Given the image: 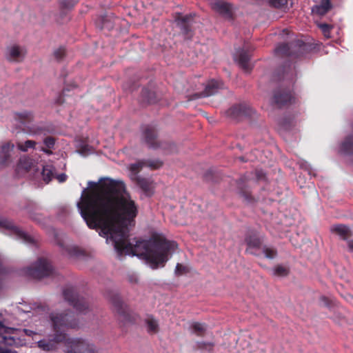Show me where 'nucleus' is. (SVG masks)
Returning a JSON list of instances; mask_svg holds the SVG:
<instances>
[{
  "label": "nucleus",
  "instance_id": "nucleus-30",
  "mask_svg": "<svg viewBox=\"0 0 353 353\" xmlns=\"http://www.w3.org/2000/svg\"><path fill=\"white\" fill-rule=\"evenodd\" d=\"M247 180L248 179L246 177H242L239 179V180L237 182V185L240 190L241 194H242V195L245 198V199H249V194L245 191V190H244L245 188V184Z\"/></svg>",
  "mask_w": 353,
  "mask_h": 353
},
{
  "label": "nucleus",
  "instance_id": "nucleus-44",
  "mask_svg": "<svg viewBox=\"0 0 353 353\" xmlns=\"http://www.w3.org/2000/svg\"><path fill=\"white\" fill-rule=\"evenodd\" d=\"M33 205V208L34 209H37V207L34 205V204H32V203H30L29 205L26 208V210H27V212L30 214V217L34 219V220H36V217L32 214V212H31V210L30 209V205Z\"/></svg>",
  "mask_w": 353,
  "mask_h": 353
},
{
  "label": "nucleus",
  "instance_id": "nucleus-9",
  "mask_svg": "<svg viewBox=\"0 0 353 353\" xmlns=\"http://www.w3.org/2000/svg\"><path fill=\"white\" fill-rule=\"evenodd\" d=\"M15 332V329L6 327L0 321V353H17L11 348L1 347L2 345L10 347L19 345L20 340L14 335Z\"/></svg>",
  "mask_w": 353,
  "mask_h": 353
},
{
  "label": "nucleus",
  "instance_id": "nucleus-11",
  "mask_svg": "<svg viewBox=\"0 0 353 353\" xmlns=\"http://www.w3.org/2000/svg\"><path fill=\"white\" fill-rule=\"evenodd\" d=\"M254 113L252 108L246 103H240L230 108L226 112L227 115L234 119L250 117Z\"/></svg>",
  "mask_w": 353,
  "mask_h": 353
},
{
  "label": "nucleus",
  "instance_id": "nucleus-39",
  "mask_svg": "<svg viewBox=\"0 0 353 353\" xmlns=\"http://www.w3.org/2000/svg\"><path fill=\"white\" fill-rule=\"evenodd\" d=\"M32 309V306L30 305H24L23 307H18L17 310L19 313H28L30 312Z\"/></svg>",
  "mask_w": 353,
  "mask_h": 353
},
{
  "label": "nucleus",
  "instance_id": "nucleus-12",
  "mask_svg": "<svg viewBox=\"0 0 353 353\" xmlns=\"http://www.w3.org/2000/svg\"><path fill=\"white\" fill-rule=\"evenodd\" d=\"M253 50V48L250 47L247 49H239L234 55L235 61L237 62L239 67L246 72H249L252 70V65L250 63V55L249 52Z\"/></svg>",
  "mask_w": 353,
  "mask_h": 353
},
{
  "label": "nucleus",
  "instance_id": "nucleus-2",
  "mask_svg": "<svg viewBox=\"0 0 353 353\" xmlns=\"http://www.w3.org/2000/svg\"><path fill=\"white\" fill-rule=\"evenodd\" d=\"M50 324L54 332L52 336L37 341V346L43 351L57 349L61 342H64L65 353H97L96 347L89 340L81 337H67L68 328L78 327V321L71 314L52 312Z\"/></svg>",
  "mask_w": 353,
  "mask_h": 353
},
{
  "label": "nucleus",
  "instance_id": "nucleus-37",
  "mask_svg": "<svg viewBox=\"0 0 353 353\" xmlns=\"http://www.w3.org/2000/svg\"><path fill=\"white\" fill-rule=\"evenodd\" d=\"M65 54V50L63 48H59L54 52L55 58L58 60L61 59Z\"/></svg>",
  "mask_w": 353,
  "mask_h": 353
},
{
  "label": "nucleus",
  "instance_id": "nucleus-3",
  "mask_svg": "<svg viewBox=\"0 0 353 353\" xmlns=\"http://www.w3.org/2000/svg\"><path fill=\"white\" fill-rule=\"evenodd\" d=\"M296 75L294 67L292 64L284 66L282 77H280V79L283 81H287L289 83V87L287 89L279 88L274 92L272 101L279 108L295 102V97L290 87L294 83Z\"/></svg>",
  "mask_w": 353,
  "mask_h": 353
},
{
  "label": "nucleus",
  "instance_id": "nucleus-7",
  "mask_svg": "<svg viewBox=\"0 0 353 353\" xmlns=\"http://www.w3.org/2000/svg\"><path fill=\"white\" fill-rule=\"evenodd\" d=\"M65 300L78 312L86 314L89 310V304L86 299L79 295L72 286H66L63 290Z\"/></svg>",
  "mask_w": 353,
  "mask_h": 353
},
{
  "label": "nucleus",
  "instance_id": "nucleus-6",
  "mask_svg": "<svg viewBox=\"0 0 353 353\" xmlns=\"http://www.w3.org/2000/svg\"><path fill=\"white\" fill-rule=\"evenodd\" d=\"M24 272L28 276L36 279H41L54 274V270L50 262L44 258L39 259L34 263L27 267Z\"/></svg>",
  "mask_w": 353,
  "mask_h": 353
},
{
  "label": "nucleus",
  "instance_id": "nucleus-18",
  "mask_svg": "<svg viewBox=\"0 0 353 353\" xmlns=\"http://www.w3.org/2000/svg\"><path fill=\"white\" fill-rule=\"evenodd\" d=\"M212 8L226 19H231L232 17V5L225 1H215L212 3Z\"/></svg>",
  "mask_w": 353,
  "mask_h": 353
},
{
  "label": "nucleus",
  "instance_id": "nucleus-20",
  "mask_svg": "<svg viewBox=\"0 0 353 353\" xmlns=\"http://www.w3.org/2000/svg\"><path fill=\"white\" fill-rule=\"evenodd\" d=\"M303 45V43L302 41H297L296 45H294L293 43H291L290 44L288 43H281L276 46L275 48V52L277 54L283 55V56H287V57H292L295 56L297 57V54H295L294 52L292 51V48L294 47H298L299 48H301L302 46Z\"/></svg>",
  "mask_w": 353,
  "mask_h": 353
},
{
  "label": "nucleus",
  "instance_id": "nucleus-26",
  "mask_svg": "<svg viewBox=\"0 0 353 353\" xmlns=\"http://www.w3.org/2000/svg\"><path fill=\"white\" fill-rule=\"evenodd\" d=\"M62 254L68 257H77L81 255L82 252L76 246H62Z\"/></svg>",
  "mask_w": 353,
  "mask_h": 353
},
{
  "label": "nucleus",
  "instance_id": "nucleus-1",
  "mask_svg": "<svg viewBox=\"0 0 353 353\" xmlns=\"http://www.w3.org/2000/svg\"><path fill=\"white\" fill-rule=\"evenodd\" d=\"M100 181L99 188L85 196L87 211L79 206L88 227L99 229V235L106 238L107 243H112L119 258L131 254L145 259L152 269L163 267L177 248L176 243L161 239L132 243L128 225L138 214L137 204L123 181L106 178Z\"/></svg>",
  "mask_w": 353,
  "mask_h": 353
},
{
  "label": "nucleus",
  "instance_id": "nucleus-41",
  "mask_svg": "<svg viewBox=\"0 0 353 353\" xmlns=\"http://www.w3.org/2000/svg\"><path fill=\"white\" fill-rule=\"evenodd\" d=\"M300 167L310 172L311 168L310 165L304 160H301L299 162Z\"/></svg>",
  "mask_w": 353,
  "mask_h": 353
},
{
  "label": "nucleus",
  "instance_id": "nucleus-4",
  "mask_svg": "<svg viewBox=\"0 0 353 353\" xmlns=\"http://www.w3.org/2000/svg\"><path fill=\"white\" fill-rule=\"evenodd\" d=\"M162 165V162L159 160H141L130 165V177L132 181L135 182L137 185L148 195L152 194L153 186L150 179L144 178L138 174L143 167L147 166L151 169H157Z\"/></svg>",
  "mask_w": 353,
  "mask_h": 353
},
{
  "label": "nucleus",
  "instance_id": "nucleus-33",
  "mask_svg": "<svg viewBox=\"0 0 353 353\" xmlns=\"http://www.w3.org/2000/svg\"><path fill=\"white\" fill-rule=\"evenodd\" d=\"M141 94L144 100L148 103H152L155 101V100L153 99L154 93L151 92L148 88H143Z\"/></svg>",
  "mask_w": 353,
  "mask_h": 353
},
{
  "label": "nucleus",
  "instance_id": "nucleus-22",
  "mask_svg": "<svg viewBox=\"0 0 353 353\" xmlns=\"http://www.w3.org/2000/svg\"><path fill=\"white\" fill-rule=\"evenodd\" d=\"M41 166L42 167L41 174L43 181L48 183L54 177L55 168L51 164L41 165Z\"/></svg>",
  "mask_w": 353,
  "mask_h": 353
},
{
  "label": "nucleus",
  "instance_id": "nucleus-51",
  "mask_svg": "<svg viewBox=\"0 0 353 353\" xmlns=\"http://www.w3.org/2000/svg\"><path fill=\"white\" fill-rule=\"evenodd\" d=\"M35 170H36L37 172L39 171V168H37Z\"/></svg>",
  "mask_w": 353,
  "mask_h": 353
},
{
  "label": "nucleus",
  "instance_id": "nucleus-42",
  "mask_svg": "<svg viewBox=\"0 0 353 353\" xmlns=\"http://www.w3.org/2000/svg\"><path fill=\"white\" fill-rule=\"evenodd\" d=\"M255 174L258 180H261L265 178V172L262 170H256Z\"/></svg>",
  "mask_w": 353,
  "mask_h": 353
},
{
  "label": "nucleus",
  "instance_id": "nucleus-27",
  "mask_svg": "<svg viewBox=\"0 0 353 353\" xmlns=\"http://www.w3.org/2000/svg\"><path fill=\"white\" fill-rule=\"evenodd\" d=\"M332 231L336 232L343 239H347L350 232L349 228L344 225H333Z\"/></svg>",
  "mask_w": 353,
  "mask_h": 353
},
{
  "label": "nucleus",
  "instance_id": "nucleus-8",
  "mask_svg": "<svg viewBox=\"0 0 353 353\" xmlns=\"http://www.w3.org/2000/svg\"><path fill=\"white\" fill-rule=\"evenodd\" d=\"M15 119L24 125L25 132L30 135H45L46 134V130L44 127L32 123L34 120V116L30 111L25 110L17 112Z\"/></svg>",
  "mask_w": 353,
  "mask_h": 353
},
{
  "label": "nucleus",
  "instance_id": "nucleus-16",
  "mask_svg": "<svg viewBox=\"0 0 353 353\" xmlns=\"http://www.w3.org/2000/svg\"><path fill=\"white\" fill-rule=\"evenodd\" d=\"M14 144L8 142L0 148V168L8 165L12 161Z\"/></svg>",
  "mask_w": 353,
  "mask_h": 353
},
{
  "label": "nucleus",
  "instance_id": "nucleus-5",
  "mask_svg": "<svg viewBox=\"0 0 353 353\" xmlns=\"http://www.w3.org/2000/svg\"><path fill=\"white\" fill-rule=\"evenodd\" d=\"M106 297L112 303L114 310L119 316V319L124 323H132L136 321L137 315L122 301L119 294L114 291H108Z\"/></svg>",
  "mask_w": 353,
  "mask_h": 353
},
{
  "label": "nucleus",
  "instance_id": "nucleus-24",
  "mask_svg": "<svg viewBox=\"0 0 353 353\" xmlns=\"http://www.w3.org/2000/svg\"><path fill=\"white\" fill-rule=\"evenodd\" d=\"M34 168V161L32 159L28 157H23L20 158L18 165L17 170H24L28 171Z\"/></svg>",
  "mask_w": 353,
  "mask_h": 353
},
{
  "label": "nucleus",
  "instance_id": "nucleus-15",
  "mask_svg": "<svg viewBox=\"0 0 353 353\" xmlns=\"http://www.w3.org/2000/svg\"><path fill=\"white\" fill-rule=\"evenodd\" d=\"M26 50L18 45L8 46L6 52V57L10 61L21 62L25 58Z\"/></svg>",
  "mask_w": 353,
  "mask_h": 353
},
{
  "label": "nucleus",
  "instance_id": "nucleus-48",
  "mask_svg": "<svg viewBox=\"0 0 353 353\" xmlns=\"http://www.w3.org/2000/svg\"><path fill=\"white\" fill-rule=\"evenodd\" d=\"M41 150H43L44 152H46L47 154H51L52 153L50 151H49L47 149L42 148Z\"/></svg>",
  "mask_w": 353,
  "mask_h": 353
},
{
  "label": "nucleus",
  "instance_id": "nucleus-46",
  "mask_svg": "<svg viewBox=\"0 0 353 353\" xmlns=\"http://www.w3.org/2000/svg\"><path fill=\"white\" fill-rule=\"evenodd\" d=\"M347 245H348L349 250L351 252H353V241H348Z\"/></svg>",
  "mask_w": 353,
  "mask_h": 353
},
{
  "label": "nucleus",
  "instance_id": "nucleus-28",
  "mask_svg": "<svg viewBox=\"0 0 353 353\" xmlns=\"http://www.w3.org/2000/svg\"><path fill=\"white\" fill-rule=\"evenodd\" d=\"M36 142L32 140H27L25 142H19L17 144L18 149L22 152H27L28 149L34 148Z\"/></svg>",
  "mask_w": 353,
  "mask_h": 353
},
{
  "label": "nucleus",
  "instance_id": "nucleus-35",
  "mask_svg": "<svg viewBox=\"0 0 353 353\" xmlns=\"http://www.w3.org/2000/svg\"><path fill=\"white\" fill-rule=\"evenodd\" d=\"M270 3L275 8H281L287 3V0H270Z\"/></svg>",
  "mask_w": 353,
  "mask_h": 353
},
{
  "label": "nucleus",
  "instance_id": "nucleus-25",
  "mask_svg": "<svg viewBox=\"0 0 353 353\" xmlns=\"http://www.w3.org/2000/svg\"><path fill=\"white\" fill-rule=\"evenodd\" d=\"M145 323L146 325L147 332L150 334H154L159 332L158 321L152 316H148L145 319Z\"/></svg>",
  "mask_w": 353,
  "mask_h": 353
},
{
  "label": "nucleus",
  "instance_id": "nucleus-13",
  "mask_svg": "<svg viewBox=\"0 0 353 353\" xmlns=\"http://www.w3.org/2000/svg\"><path fill=\"white\" fill-rule=\"evenodd\" d=\"M177 26L187 39H190L192 35V26L194 20L192 14L180 16L175 19Z\"/></svg>",
  "mask_w": 353,
  "mask_h": 353
},
{
  "label": "nucleus",
  "instance_id": "nucleus-21",
  "mask_svg": "<svg viewBox=\"0 0 353 353\" xmlns=\"http://www.w3.org/2000/svg\"><path fill=\"white\" fill-rule=\"evenodd\" d=\"M245 241L248 245L247 252L251 254L253 253L252 249L259 248L261 245V239L256 234L247 236Z\"/></svg>",
  "mask_w": 353,
  "mask_h": 353
},
{
  "label": "nucleus",
  "instance_id": "nucleus-36",
  "mask_svg": "<svg viewBox=\"0 0 353 353\" xmlns=\"http://www.w3.org/2000/svg\"><path fill=\"white\" fill-rule=\"evenodd\" d=\"M43 143L47 146V148H52L54 145L55 141L54 138L48 137L44 139Z\"/></svg>",
  "mask_w": 353,
  "mask_h": 353
},
{
  "label": "nucleus",
  "instance_id": "nucleus-43",
  "mask_svg": "<svg viewBox=\"0 0 353 353\" xmlns=\"http://www.w3.org/2000/svg\"><path fill=\"white\" fill-rule=\"evenodd\" d=\"M57 179L59 183H63L66 181L67 175L65 174H60L56 176Z\"/></svg>",
  "mask_w": 353,
  "mask_h": 353
},
{
  "label": "nucleus",
  "instance_id": "nucleus-14",
  "mask_svg": "<svg viewBox=\"0 0 353 353\" xmlns=\"http://www.w3.org/2000/svg\"><path fill=\"white\" fill-rule=\"evenodd\" d=\"M142 139L149 148L156 149L161 147L157 140L156 130L152 126L146 125L143 128Z\"/></svg>",
  "mask_w": 353,
  "mask_h": 353
},
{
  "label": "nucleus",
  "instance_id": "nucleus-23",
  "mask_svg": "<svg viewBox=\"0 0 353 353\" xmlns=\"http://www.w3.org/2000/svg\"><path fill=\"white\" fill-rule=\"evenodd\" d=\"M330 0H322L321 4L312 7V12L319 15L325 14L331 8Z\"/></svg>",
  "mask_w": 353,
  "mask_h": 353
},
{
  "label": "nucleus",
  "instance_id": "nucleus-50",
  "mask_svg": "<svg viewBox=\"0 0 353 353\" xmlns=\"http://www.w3.org/2000/svg\"><path fill=\"white\" fill-rule=\"evenodd\" d=\"M239 160L241 161H244V158L243 157H239Z\"/></svg>",
  "mask_w": 353,
  "mask_h": 353
},
{
  "label": "nucleus",
  "instance_id": "nucleus-45",
  "mask_svg": "<svg viewBox=\"0 0 353 353\" xmlns=\"http://www.w3.org/2000/svg\"><path fill=\"white\" fill-rule=\"evenodd\" d=\"M23 332L26 334V335L29 336H32L33 335H36L37 332H35L33 330H29V329H24Z\"/></svg>",
  "mask_w": 353,
  "mask_h": 353
},
{
  "label": "nucleus",
  "instance_id": "nucleus-47",
  "mask_svg": "<svg viewBox=\"0 0 353 353\" xmlns=\"http://www.w3.org/2000/svg\"><path fill=\"white\" fill-rule=\"evenodd\" d=\"M56 103H59V104H61V103H63V100L62 99V97L61 96L59 97V99L57 100Z\"/></svg>",
  "mask_w": 353,
  "mask_h": 353
},
{
  "label": "nucleus",
  "instance_id": "nucleus-17",
  "mask_svg": "<svg viewBox=\"0 0 353 353\" xmlns=\"http://www.w3.org/2000/svg\"><path fill=\"white\" fill-rule=\"evenodd\" d=\"M223 88L221 81L212 79L209 81L205 86V89L202 92L196 93V98L208 97L218 92Z\"/></svg>",
  "mask_w": 353,
  "mask_h": 353
},
{
  "label": "nucleus",
  "instance_id": "nucleus-49",
  "mask_svg": "<svg viewBox=\"0 0 353 353\" xmlns=\"http://www.w3.org/2000/svg\"><path fill=\"white\" fill-rule=\"evenodd\" d=\"M321 300H322V301H325V304L326 305H328V304H327V299H326V298H325V297H324V296H323V297H322V298H321Z\"/></svg>",
  "mask_w": 353,
  "mask_h": 353
},
{
  "label": "nucleus",
  "instance_id": "nucleus-29",
  "mask_svg": "<svg viewBox=\"0 0 353 353\" xmlns=\"http://www.w3.org/2000/svg\"><path fill=\"white\" fill-rule=\"evenodd\" d=\"M273 273L278 276H285L288 274L289 270L285 266L279 265L273 268Z\"/></svg>",
  "mask_w": 353,
  "mask_h": 353
},
{
  "label": "nucleus",
  "instance_id": "nucleus-38",
  "mask_svg": "<svg viewBox=\"0 0 353 353\" xmlns=\"http://www.w3.org/2000/svg\"><path fill=\"white\" fill-rule=\"evenodd\" d=\"M77 2V0H62V6L66 8H70L74 6Z\"/></svg>",
  "mask_w": 353,
  "mask_h": 353
},
{
  "label": "nucleus",
  "instance_id": "nucleus-32",
  "mask_svg": "<svg viewBox=\"0 0 353 353\" xmlns=\"http://www.w3.org/2000/svg\"><path fill=\"white\" fill-rule=\"evenodd\" d=\"M263 252L267 259H273L277 254L276 250L272 247L264 246Z\"/></svg>",
  "mask_w": 353,
  "mask_h": 353
},
{
  "label": "nucleus",
  "instance_id": "nucleus-40",
  "mask_svg": "<svg viewBox=\"0 0 353 353\" xmlns=\"http://www.w3.org/2000/svg\"><path fill=\"white\" fill-rule=\"evenodd\" d=\"M185 268L182 265L177 263L175 268V274L177 275L181 274L185 271Z\"/></svg>",
  "mask_w": 353,
  "mask_h": 353
},
{
  "label": "nucleus",
  "instance_id": "nucleus-31",
  "mask_svg": "<svg viewBox=\"0 0 353 353\" xmlns=\"http://www.w3.org/2000/svg\"><path fill=\"white\" fill-rule=\"evenodd\" d=\"M191 328L198 335L203 334L206 330L205 325L198 322L193 323L191 325Z\"/></svg>",
  "mask_w": 353,
  "mask_h": 353
},
{
  "label": "nucleus",
  "instance_id": "nucleus-10",
  "mask_svg": "<svg viewBox=\"0 0 353 353\" xmlns=\"http://www.w3.org/2000/svg\"><path fill=\"white\" fill-rule=\"evenodd\" d=\"M0 228L5 230V234L27 244H34V239L28 233L16 226L12 221L0 217Z\"/></svg>",
  "mask_w": 353,
  "mask_h": 353
},
{
  "label": "nucleus",
  "instance_id": "nucleus-34",
  "mask_svg": "<svg viewBox=\"0 0 353 353\" xmlns=\"http://www.w3.org/2000/svg\"><path fill=\"white\" fill-rule=\"evenodd\" d=\"M319 27L321 30L325 37H326V38L330 37V30L332 28V26H330V25H328L327 23H320L319 25Z\"/></svg>",
  "mask_w": 353,
  "mask_h": 353
},
{
  "label": "nucleus",
  "instance_id": "nucleus-19",
  "mask_svg": "<svg viewBox=\"0 0 353 353\" xmlns=\"http://www.w3.org/2000/svg\"><path fill=\"white\" fill-rule=\"evenodd\" d=\"M107 177L101 178V179H99V180L97 182H94V181H88V188H83V190H82L81 194L80 201L77 203V206L78 209H79L78 205L80 204L79 206L81 207V209H83L85 210H86L85 202H84L85 196L90 194L94 190H97L101 183L100 181V180L102 179H105Z\"/></svg>",
  "mask_w": 353,
  "mask_h": 353
}]
</instances>
